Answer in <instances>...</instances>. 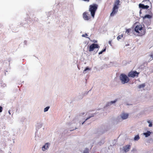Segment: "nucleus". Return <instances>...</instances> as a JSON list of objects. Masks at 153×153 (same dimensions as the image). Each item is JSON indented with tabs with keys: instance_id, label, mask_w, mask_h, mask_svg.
Returning <instances> with one entry per match:
<instances>
[{
	"instance_id": "f257e3e1",
	"label": "nucleus",
	"mask_w": 153,
	"mask_h": 153,
	"mask_svg": "<svg viewBox=\"0 0 153 153\" xmlns=\"http://www.w3.org/2000/svg\"><path fill=\"white\" fill-rule=\"evenodd\" d=\"M98 7V5L94 4L89 6V11L91 13V16L93 18H94L95 14Z\"/></svg>"
},
{
	"instance_id": "f03ea898",
	"label": "nucleus",
	"mask_w": 153,
	"mask_h": 153,
	"mask_svg": "<svg viewBox=\"0 0 153 153\" xmlns=\"http://www.w3.org/2000/svg\"><path fill=\"white\" fill-rule=\"evenodd\" d=\"M120 0H116L114 2V6L113 8V11L111 14V16H113L118 11L119 6L120 5Z\"/></svg>"
},
{
	"instance_id": "7ed1b4c3",
	"label": "nucleus",
	"mask_w": 153,
	"mask_h": 153,
	"mask_svg": "<svg viewBox=\"0 0 153 153\" xmlns=\"http://www.w3.org/2000/svg\"><path fill=\"white\" fill-rule=\"evenodd\" d=\"M120 79L122 84L127 83L129 79L127 76L124 74H121L120 76Z\"/></svg>"
},
{
	"instance_id": "20e7f679",
	"label": "nucleus",
	"mask_w": 153,
	"mask_h": 153,
	"mask_svg": "<svg viewBox=\"0 0 153 153\" xmlns=\"http://www.w3.org/2000/svg\"><path fill=\"white\" fill-rule=\"evenodd\" d=\"M99 48L100 46L98 44L93 43L89 46V51L90 52L94 50L95 49Z\"/></svg>"
},
{
	"instance_id": "39448f33",
	"label": "nucleus",
	"mask_w": 153,
	"mask_h": 153,
	"mask_svg": "<svg viewBox=\"0 0 153 153\" xmlns=\"http://www.w3.org/2000/svg\"><path fill=\"white\" fill-rule=\"evenodd\" d=\"M139 74L136 71H131L129 73L128 76L129 77L134 78L135 76L137 77Z\"/></svg>"
},
{
	"instance_id": "423d86ee",
	"label": "nucleus",
	"mask_w": 153,
	"mask_h": 153,
	"mask_svg": "<svg viewBox=\"0 0 153 153\" xmlns=\"http://www.w3.org/2000/svg\"><path fill=\"white\" fill-rule=\"evenodd\" d=\"M88 14L87 12H84L82 14V17L84 19L85 21H88L91 18L90 16H88Z\"/></svg>"
},
{
	"instance_id": "0eeeda50",
	"label": "nucleus",
	"mask_w": 153,
	"mask_h": 153,
	"mask_svg": "<svg viewBox=\"0 0 153 153\" xmlns=\"http://www.w3.org/2000/svg\"><path fill=\"white\" fill-rule=\"evenodd\" d=\"M50 145V143H47L42 147V150L43 151H45L48 149Z\"/></svg>"
},
{
	"instance_id": "6e6552de",
	"label": "nucleus",
	"mask_w": 153,
	"mask_h": 153,
	"mask_svg": "<svg viewBox=\"0 0 153 153\" xmlns=\"http://www.w3.org/2000/svg\"><path fill=\"white\" fill-rule=\"evenodd\" d=\"M146 3L145 2L143 4H140L139 5V8H141L143 9H147L149 7V6L148 5L149 4L145 5L144 4H146Z\"/></svg>"
},
{
	"instance_id": "1a4fd4ad",
	"label": "nucleus",
	"mask_w": 153,
	"mask_h": 153,
	"mask_svg": "<svg viewBox=\"0 0 153 153\" xmlns=\"http://www.w3.org/2000/svg\"><path fill=\"white\" fill-rule=\"evenodd\" d=\"M142 30V26L140 25L136 26L134 28L135 31L138 33H140V31Z\"/></svg>"
},
{
	"instance_id": "9d476101",
	"label": "nucleus",
	"mask_w": 153,
	"mask_h": 153,
	"mask_svg": "<svg viewBox=\"0 0 153 153\" xmlns=\"http://www.w3.org/2000/svg\"><path fill=\"white\" fill-rule=\"evenodd\" d=\"M131 147L130 145H127L123 147V150L125 152H127L129 151Z\"/></svg>"
},
{
	"instance_id": "9b49d317",
	"label": "nucleus",
	"mask_w": 153,
	"mask_h": 153,
	"mask_svg": "<svg viewBox=\"0 0 153 153\" xmlns=\"http://www.w3.org/2000/svg\"><path fill=\"white\" fill-rule=\"evenodd\" d=\"M120 117L123 120H125L127 119L128 117V114L127 113H122Z\"/></svg>"
},
{
	"instance_id": "f8f14e48",
	"label": "nucleus",
	"mask_w": 153,
	"mask_h": 153,
	"mask_svg": "<svg viewBox=\"0 0 153 153\" xmlns=\"http://www.w3.org/2000/svg\"><path fill=\"white\" fill-rule=\"evenodd\" d=\"M117 100H115L114 101H111L109 102H108L106 105V106H108L111 105L112 104L115 103L116 102Z\"/></svg>"
},
{
	"instance_id": "ddd939ff",
	"label": "nucleus",
	"mask_w": 153,
	"mask_h": 153,
	"mask_svg": "<svg viewBox=\"0 0 153 153\" xmlns=\"http://www.w3.org/2000/svg\"><path fill=\"white\" fill-rule=\"evenodd\" d=\"M151 133V132L149 131H148L144 133L143 134L146 137H148L149 136Z\"/></svg>"
},
{
	"instance_id": "4468645a",
	"label": "nucleus",
	"mask_w": 153,
	"mask_h": 153,
	"mask_svg": "<svg viewBox=\"0 0 153 153\" xmlns=\"http://www.w3.org/2000/svg\"><path fill=\"white\" fill-rule=\"evenodd\" d=\"M91 70V68L88 67H87L83 71V73L85 74L88 72V71H89Z\"/></svg>"
},
{
	"instance_id": "2eb2a0df",
	"label": "nucleus",
	"mask_w": 153,
	"mask_h": 153,
	"mask_svg": "<svg viewBox=\"0 0 153 153\" xmlns=\"http://www.w3.org/2000/svg\"><path fill=\"white\" fill-rule=\"evenodd\" d=\"M149 0H144L142 2V3H146V4H151V3L149 1Z\"/></svg>"
},
{
	"instance_id": "dca6fc26",
	"label": "nucleus",
	"mask_w": 153,
	"mask_h": 153,
	"mask_svg": "<svg viewBox=\"0 0 153 153\" xmlns=\"http://www.w3.org/2000/svg\"><path fill=\"white\" fill-rule=\"evenodd\" d=\"M143 18V19H145L146 18L150 19L151 17V16L149 15H146L142 17Z\"/></svg>"
},
{
	"instance_id": "f3484780",
	"label": "nucleus",
	"mask_w": 153,
	"mask_h": 153,
	"mask_svg": "<svg viewBox=\"0 0 153 153\" xmlns=\"http://www.w3.org/2000/svg\"><path fill=\"white\" fill-rule=\"evenodd\" d=\"M94 116V114H91V115H90L87 118L85 121H84L82 123V125H83L84 123L87 120L89 119L91 117H93Z\"/></svg>"
},
{
	"instance_id": "a211bd4d",
	"label": "nucleus",
	"mask_w": 153,
	"mask_h": 153,
	"mask_svg": "<svg viewBox=\"0 0 153 153\" xmlns=\"http://www.w3.org/2000/svg\"><path fill=\"white\" fill-rule=\"evenodd\" d=\"M36 127L38 128H40L42 126V124L41 123H38L36 126Z\"/></svg>"
},
{
	"instance_id": "6ab92c4d",
	"label": "nucleus",
	"mask_w": 153,
	"mask_h": 153,
	"mask_svg": "<svg viewBox=\"0 0 153 153\" xmlns=\"http://www.w3.org/2000/svg\"><path fill=\"white\" fill-rule=\"evenodd\" d=\"M145 84H143L139 85L138 86V88H144L145 87Z\"/></svg>"
},
{
	"instance_id": "aec40b11",
	"label": "nucleus",
	"mask_w": 153,
	"mask_h": 153,
	"mask_svg": "<svg viewBox=\"0 0 153 153\" xmlns=\"http://www.w3.org/2000/svg\"><path fill=\"white\" fill-rule=\"evenodd\" d=\"M140 139V137L139 135H137L135 136L134 138V140L135 141H137Z\"/></svg>"
},
{
	"instance_id": "412c9836",
	"label": "nucleus",
	"mask_w": 153,
	"mask_h": 153,
	"mask_svg": "<svg viewBox=\"0 0 153 153\" xmlns=\"http://www.w3.org/2000/svg\"><path fill=\"white\" fill-rule=\"evenodd\" d=\"M104 143V140H102L98 143V144L99 145H101L103 144Z\"/></svg>"
},
{
	"instance_id": "4be33fe9",
	"label": "nucleus",
	"mask_w": 153,
	"mask_h": 153,
	"mask_svg": "<svg viewBox=\"0 0 153 153\" xmlns=\"http://www.w3.org/2000/svg\"><path fill=\"white\" fill-rule=\"evenodd\" d=\"M50 108V106H47V107H46V108H44V112H45L47 111Z\"/></svg>"
},
{
	"instance_id": "5701e85b",
	"label": "nucleus",
	"mask_w": 153,
	"mask_h": 153,
	"mask_svg": "<svg viewBox=\"0 0 153 153\" xmlns=\"http://www.w3.org/2000/svg\"><path fill=\"white\" fill-rule=\"evenodd\" d=\"M123 35L121 34V35L118 36L117 37V40H119L120 39L123 37Z\"/></svg>"
},
{
	"instance_id": "b1692460",
	"label": "nucleus",
	"mask_w": 153,
	"mask_h": 153,
	"mask_svg": "<svg viewBox=\"0 0 153 153\" xmlns=\"http://www.w3.org/2000/svg\"><path fill=\"white\" fill-rule=\"evenodd\" d=\"M147 122L149 123V127H151L152 126V123L150 121H148Z\"/></svg>"
},
{
	"instance_id": "393cba45",
	"label": "nucleus",
	"mask_w": 153,
	"mask_h": 153,
	"mask_svg": "<svg viewBox=\"0 0 153 153\" xmlns=\"http://www.w3.org/2000/svg\"><path fill=\"white\" fill-rule=\"evenodd\" d=\"M85 114L86 115V114H85V112H81V113L79 115V117H81L83 115H84Z\"/></svg>"
},
{
	"instance_id": "a878e982",
	"label": "nucleus",
	"mask_w": 153,
	"mask_h": 153,
	"mask_svg": "<svg viewBox=\"0 0 153 153\" xmlns=\"http://www.w3.org/2000/svg\"><path fill=\"white\" fill-rule=\"evenodd\" d=\"M129 32H130V30L129 29H127L126 31V33L128 35H129Z\"/></svg>"
},
{
	"instance_id": "bb28decb",
	"label": "nucleus",
	"mask_w": 153,
	"mask_h": 153,
	"mask_svg": "<svg viewBox=\"0 0 153 153\" xmlns=\"http://www.w3.org/2000/svg\"><path fill=\"white\" fill-rule=\"evenodd\" d=\"M87 36V33H85V34H82V36L83 37H85L87 38H89L88 37H86V36Z\"/></svg>"
},
{
	"instance_id": "cd10ccee",
	"label": "nucleus",
	"mask_w": 153,
	"mask_h": 153,
	"mask_svg": "<svg viewBox=\"0 0 153 153\" xmlns=\"http://www.w3.org/2000/svg\"><path fill=\"white\" fill-rule=\"evenodd\" d=\"M2 107L1 106H0V112H1L2 111Z\"/></svg>"
},
{
	"instance_id": "c85d7f7f",
	"label": "nucleus",
	"mask_w": 153,
	"mask_h": 153,
	"mask_svg": "<svg viewBox=\"0 0 153 153\" xmlns=\"http://www.w3.org/2000/svg\"><path fill=\"white\" fill-rule=\"evenodd\" d=\"M103 52V51H100L99 53V54L100 55V54H102V52Z\"/></svg>"
},
{
	"instance_id": "c756f323",
	"label": "nucleus",
	"mask_w": 153,
	"mask_h": 153,
	"mask_svg": "<svg viewBox=\"0 0 153 153\" xmlns=\"http://www.w3.org/2000/svg\"><path fill=\"white\" fill-rule=\"evenodd\" d=\"M83 153H88V152L87 151H84Z\"/></svg>"
},
{
	"instance_id": "7c9ffc66",
	"label": "nucleus",
	"mask_w": 153,
	"mask_h": 153,
	"mask_svg": "<svg viewBox=\"0 0 153 153\" xmlns=\"http://www.w3.org/2000/svg\"><path fill=\"white\" fill-rule=\"evenodd\" d=\"M111 41H109V42H108V43L109 45H111Z\"/></svg>"
},
{
	"instance_id": "2f4dec72",
	"label": "nucleus",
	"mask_w": 153,
	"mask_h": 153,
	"mask_svg": "<svg viewBox=\"0 0 153 153\" xmlns=\"http://www.w3.org/2000/svg\"><path fill=\"white\" fill-rule=\"evenodd\" d=\"M105 50H106V48H105L103 50H102V51H103V52L105 51Z\"/></svg>"
},
{
	"instance_id": "473e14b6",
	"label": "nucleus",
	"mask_w": 153,
	"mask_h": 153,
	"mask_svg": "<svg viewBox=\"0 0 153 153\" xmlns=\"http://www.w3.org/2000/svg\"><path fill=\"white\" fill-rule=\"evenodd\" d=\"M8 112V113H9V114L10 115V114H11L10 112V110H9Z\"/></svg>"
},
{
	"instance_id": "72a5a7b5",
	"label": "nucleus",
	"mask_w": 153,
	"mask_h": 153,
	"mask_svg": "<svg viewBox=\"0 0 153 153\" xmlns=\"http://www.w3.org/2000/svg\"><path fill=\"white\" fill-rule=\"evenodd\" d=\"M76 120H74L73 122V123H74V122H76Z\"/></svg>"
},
{
	"instance_id": "f704fd0d",
	"label": "nucleus",
	"mask_w": 153,
	"mask_h": 153,
	"mask_svg": "<svg viewBox=\"0 0 153 153\" xmlns=\"http://www.w3.org/2000/svg\"><path fill=\"white\" fill-rule=\"evenodd\" d=\"M141 13V10H140V14Z\"/></svg>"
},
{
	"instance_id": "c9c22d12",
	"label": "nucleus",
	"mask_w": 153,
	"mask_h": 153,
	"mask_svg": "<svg viewBox=\"0 0 153 153\" xmlns=\"http://www.w3.org/2000/svg\"><path fill=\"white\" fill-rule=\"evenodd\" d=\"M98 50V49L95 52V53H96L97 52Z\"/></svg>"
},
{
	"instance_id": "e433bc0d",
	"label": "nucleus",
	"mask_w": 153,
	"mask_h": 153,
	"mask_svg": "<svg viewBox=\"0 0 153 153\" xmlns=\"http://www.w3.org/2000/svg\"><path fill=\"white\" fill-rule=\"evenodd\" d=\"M114 142L115 143H116V140H114Z\"/></svg>"
},
{
	"instance_id": "4c0bfd02",
	"label": "nucleus",
	"mask_w": 153,
	"mask_h": 153,
	"mask_svg": "<svg viewBox=\"0 0 153 153\" xmlns=\"http://www.w3.org/2000/svg\"><path fill=\"white\" fill-rule=\"evenodd\" d=\"M37 134V133L36 134H35V136L36 137Z\"/></svg>"
},
{
	"instance_id": "58836bf2",
	"label": "nucleus",
	"mask_w": 153,
	"mask_h": 153,
	"mask_svg": "<svg viewBox=\"0 0 153 153\" xmlns=\"http://www.w3.org/2000/svg\"><path fill=\"white\" fill-rule=\"evenodd\" d=\"M82 97H81V98H80V99H82Z\"/></svg>"
},
{
	"instance_id": "ea45409f",
	"label": "nucleus",
	"mask_w": 153,
	"mask_h": 153,
	"mask_svg": "<svg viewBox=\"0 0 153 153\" xmlns=\"http://www.w3.org/2000/svg\"><path fill=\"white\" fill-rule=\"evenodd\" d=\"M151 56H152V58H153V56L152 55Z\"/></svg>"
},
{
	"instance_id": "a19ab883",
	"label": "nucleus",
	"mask_w": 153,
	"mask_h": 153,
	"mask_svg": "<svg viewBox=\"0 0 153 153\" xmlns=\"http://www.w3.org/2000/svg\"><path fill=\"white\" fill-rule=\"evenodd\" d=\"M96 42V41H95V42Z\"/></svg>"
},
{
	"instance_id": "79ce46f5",
	"label": "nucleus",
	"mask_w": 153,
	"mask_h": 153,
	"mask_svg": "<svg viewBox=\"0 0 153 153\" xmlns=\"http://www.w3.org/2000/svg\"><path fill=\"white\" fill-rule=\"evenodd\" d=\"M6 86V85L4 84V86Z\"/></svg>"
}]
</instances>
